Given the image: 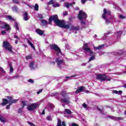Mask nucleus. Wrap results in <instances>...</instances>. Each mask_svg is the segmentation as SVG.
Instances as JSON below:
<instances>
[{
    "label": "nucleus",
    "instance_id": "obj_1",
    "mask_svg": "<svg viewBox=\"0 0 126 126\" xmlns=\"http://www.w3.org/2000/svg\"><path fill=\"white\" fill-rule=\"evenodd\" d=\"M52 21H54L59 27H61V28H64V29H69V24H66V22L63 20L61 21L59 20L58 15L50 16L49 19V22H52Z\"/></svg>",
    "mask_w": 126,
    "mask_h": 126
},
{
    "label": "nucleus",
    "instance_id": "obj_2",
    "mask_svg": "<svg viewBox=\"0 0 126 126\" xmlns=\"http://www.w3.org/2000/svg\"><path fill=\"white\" fill-rule=\"evenodd\" d=\"M54 96L57 100H59V101H60L61 103H64L62 104V106L63 107H64L65 105H68V104H70V98L69 97H66L64 98H62L60 97V96H61V94H59V93H56L54 94Z\"/></svg>",
    "mask_w": 126,
    "mask_h": 126
},
{
    "label": "nucleus",
    "instance_id": "obj_3",
    "mask_svg": "<svg viewBox=\"0 0 126 126\" xmlns=\"http://www.w3.org/2000/svg\"><path fill=\"white\" fill-rule=\"evenodd\" d=\"M78 18L81 21V25H86V18H87V14L82 10L79 12Z\"/></svg>",
    "mask_w": 126,
    "mask_h": 126
},
{
    "label": "nucleus",
    "instance_id": "obj_4",
    "mask_svg": "<svg viewBox=\"0 0 126 126\" xmlns=\"http://www.w3.org/2000/svg\"><path fill=\"white\" fill-rule=\"evenodd\" d=\"M51 50H53L55 52V55L58 57L60 56H63V53H62V50L59 48V46L57 44H51L49 46Z\"/></svg>",
    "mask_w": 126,
    "mask_h": 126
},
{
    "label": "nucleus",
    "instance_id": "obj_5",
    "mask_svg": "<svg viewBox=\"0 0 126 126\" xmlns=\"http://www.w3.org/2000/svg\"><path fill=\"white\" fill-rule=\"evenodd\" d=\"M59 57H57L56 59V63L57 64V66L60 69L62 68H63L65 66V63L64 62V60L63 58H62L60 56Z\"/></svg>",
    "mask_w": 126,
    "mask_h": 126
},
{
    "label": "nucleus",
    "instance_id": "obj_6",
    "mask_svg": "<svg viewBox=\"0 0 126 126\" xmlns=\"http://www.w3.org/2000/svg\"><path fill=\"white\" fill-rule=\"evenodd\" d=\"M44 100H41L40 101L35 102L34 103H32L30 105H28L27 106L28 111H30V112H32V111H35L40 105H41V103H43Z\"/></svg>",
    "mask_w": 126,
    "mask_h": 126
},
{
    "label": "nucleus",
    "instance_id": "obj_7",
    "mask_svg": "<svg viewBox=\"0 0 126 126\" xmlns=\"http://www.w3.org/2000/svg\"><path fill=\"white\" fill-rule=\"evenodd\" d=\"M0 24L1 25L0 28L1 29H4V31H2L1 32V33L2 35H4V34H6V32L7 31H9L10 30V27H9V25H7V24L2 22V21H0Z\"/></svg>",
    "mask_w": 126,
    "mask_h": 126
},
{
    "label": "nucleus",
    "instance_id": "obj_8",
    "mask_svg": "<svg viewBox=\"0 0 126 126\" xmlns=\"http://www.w3.org/2000/svg\"><path fill=\"white\" fill-rule=\"evenodd\" d=\"M83 50L85 54L86 55H88L89 56H90L92 55V54L94 53V52H93V51L91 50V49L88 47V43H86L84 44V46L83 47Z\"/></svg>",
    "mask_w": 126,
    "mask_h": 126
},
{
    "label": "nucleus",
    "instance_id": "obj_9",
    "mask_svg": "<svg viewBox=\"0 0 126 126\" xmlns=\"http://www.w3.org/2000/svg\"><path fill=\"white\" fill-rule=\"evenodd\" d=\"M96 79L97 80H99L101 82H103V81H111V78L107 77L106 75L104 74H98L96 75Z\"/></svg>",
    "mask_w": 126,
    "mask_h": 126
},
{
    "label": "nucleus",
    "instance_id": "obj_10",
    "mask_svg": "<svg viewBox=\"0 0 126 126\" xmlns=\"http://www.w3.org/2000/svg\"><path fill=\"white\" fill-rule=\"evenodd\" d=\"M3 47L6 50H8V52H10V53H11L12 54H13V51H12V46H11V45L9 44V42L7 41H4L3 42Z\"/></svg>",
    "mask_w": 126,
    "mask_h": 126
},
{
    "label": "nucleus",
    "instance_id": "obj_11",
    "mask_svg": "<svg viewBox=\"0 0 126 126\" xmlns=\"http://www.w3.org/2000/svg\"><path fill=\"white\" fill-rule=\"evenodd\" d=\"M111 14V11H107V9L106 8H104L103 9V14L102 15V18L103 19H105V23L106 24H109L110 23V21L109 20L106 19L107 17H108V15H110Z\"/></svg>",
    "mask_w": 126,
    "mask_h": 126
},
{
    "label": "nucleus",
    "instance_id": "obj_12",
    "mask_svg": "<svg viewBox=\"0 0 126 126\" xmlns=\"http://www.w3.org/2000/svg\"><path fill=\"white\" fill-rule=\"evenodd\" d=\"M30 67L31 70H34L37 68V64H36L35 62L32 61L30 63Z\"/></svg>",
    "mask_w": 126,
    "mask_h": 126
},
{
    "label": "nucleus",
    "instance_id": "obj_13",
    "mask_svg": "<svg viewBox=\"0 0 126 126\" xmlns=\"http://www.w3.org/2000/svg\"><path fill=\"white\" fill-rule=\"evenodd\" d=\"M80 30V27L79 26H75V27H72L71 28V30L73 31V33L75 34H76L77 33V32L79 31V30Z\"/></svg>",
    "mask_w": 126,
    "mask_h": 126
},
{
    "label": "nucleus",
    "instance_id": "obj_14",
    "mask_svg": "<svg viewBox=\"0 0 126 126\" xmlns=\"http://www.w3.org/2000/svg\"><path fill=\"white\" fill-rule=\"evenodd\" d=\"M7 98L9 100V103L10 104H15V103H16L17 101H18V99H13L12 100V98L10 96H7Z\"/></svg>",
    "mask_w": 126,
    "mask_h": 126
},
{
    "label": "nucleus",
    "instance_id": "obj_15",
    "mask_svg": "<svg viewBox=\"0 0 126 126\" xmlns=\"http://www.w3.org/2000/svg\"><path fill=\"white\" fill-rule=\"evenodd\" d=\"M76 76H79V74H76L69 77L67 76L66 77L65 79H64V81H67V80H70V79H72V78L75 77Z\"/></svg>",
    "mask_w": 126,
    "mask_h": 126
},
{
    "label": "nucleus",
    "instance_id": "obj_16",
    "mask_svg": "<svg viewBox=\"0 0 126 126\" xmlns=\"http://www.w3.org/2000/svg\"><path fill=\"white\" fill-rule=\"evenodd\" d=\"M109 16H110V19H111V21H112V22H121L120 21L117 20V19H116L114 15H110Z\"/></svg>",
    "mask_w": 126,
    "mask_h": 126
},
{
    "label": "nucleus",
    "instance_id": "obj_17",
    "mask_svg": "<svg viewBox=\"0 0 126 126\" xmlns=\"http://www.w3.org/2000/svg\"><path fill=\"white\" fill-rule=\"evenodd\" d=\"M84 89V87L83 86L80 87L76 91H75V94H78L79 93H80V92H82Z\"/></svg>",
    "mask_w": 126,
    "mask_h": 126
},
{
    "label": "nucleus",
    "instance_id": "obj_18",
    "mask_svg": "<svg viewBox=\"0 0 126 126\" xmlns=\"http://www.w3.org/2000/svg\"><path fill=\"white\" fill-rule=\"evenodd\" d=\"M90 57H91L89 58L88 63H90V62H92V61H94V60H95V53H94L93 54H92L91 55H89Z\"/></svg>",
    "mask_w": 126,
    "mask_h": 126
},
{
    "label": "nucleus",
    "instance_id": "obj_19",
    "mask_svg": "<svg viewBox=\"0 0 126 126\" xmlns=\"http://www.w3.org/2000/svg\"><path fill=\"white\" fill-rule=\"evenodd\" d=\"M32 40V38H30L28 40V44H29V45H30V46L31 47V48H32V49H33L35 51V46H34V45H33V43H32L31 42V41H30Z\"/></svg>",
    "mask_w": 126,
    "mask_h": 126
},
{
    "label": "nucleus",
    "instance_id": "obj_20",
    "mask_svg": "<svg viewBox=\"0 0 126 126\" xmlns=\"http://www.w3.org/2000/svg\"><path fill=\"white\" fill-rule=\"evenodd\" d=\"M23 17L25 21H27V20H29V18L28 17V13L27 12L24 13Z\"/></svg>",
    "mask_w": 126,
    "mask_h": 126
},
{
    "label": "nucleus",
    "instance_id": "obj_21",
    "mask_svg": "<svg viewBox=\"0 0 126 126\" xmlns=\"http://www.w3.org/2000/svg\"><path fill=\"white\" fill-rule=\"evenodd\" d=\"M3 102L0 104V105H2V106H5V105H7L8 103H9V100H8L7 99L5 98L2 99Z\"/></svg>",
    "mask_w": 126,
    "mask_h": 126
},
{
    "label": "nucleus",
    "instance_id": "obj_22",
    "mask_svg": "<svg viewBox=\"0 0 126 126\" xmlns=\"http://www.w3.org/2000/svg\"><path fill=\"white\" fill-rule=\"evenodd\" d=\"M123 33V32L122 31H120L116 33H115V35L117 37V39H119L121 36H122V34Z\"/></svg>",
    "mask_w": 126,
    "mask_h": 126
},
{
    "label": "nucleus",
    "instance_id": "obj_23",
    "mask_svg": "<svg viewBox=\"0 0 126 126\" xmlns=\"http://www.w3.org/2000/svg\"><path fill=\"white\" fill-rule=\"evenodd\" d=\"M36 32L37 34H38V35H40V36H42V35L44 34V31L40 29H36Z\"/></svg>",
    "mask_w": 126,
    "mask_h": 126
},
{
    "label": "nucleus",
    "instance_id": "obj_24",
    "mask_svg": "<svg viewBox=\"0 0 126 126\" xmlns=\"http://www.w3.org/2000/svg\"><path fill=\"white\" fill-rule=\"evenodd\" d=\"M112 93L113 94H118V95H120V94H123V91H118L117 90H112Z\"/></svg>",
    "mask_w": 126,
    "mask_h": 126
},
{
    "label": "nucleus",
    "instance_id": "obj_25",
    "mask_svg": "<svg viewBox=\"0 0 126 126\" xmlns=\"http://www.w3.org/2000/svg\"><path fill=\"white\" fill-rule=\"evenodd\" d=\"M110 34H111V32H109L107 33H105L104 34V36L101 38V40H106V39H107V35H110Z\"/></svg>",
    "mask_w": 126,
    "mask_h": 126
},
{
    "label": "nucleus",
    "instance_id": "obj_26",
    "mask_svg": "<svg viewBox=\"0 0 126 126\" xmlns=\"http://www.w3.org/2000/svg\"><path fill=\"white\" fill-rule=\"evenodd\" d=\"M102 48H104V45L102 44V45H99L98 46H94V50H100V49H102Z\"/></svg>",
    "mask_w": 126,
    "mask_h": 126
},
{
    "label": "nucleus",
    "instance_id": "obj_27",
    "mask_svg": "<svg viewBox=\"0 0 126 126\" xmlns=\"http://www.w3.org/2000/svg\"><path fill=\"white\" fill-rule=\"evenodd\" d=\"M41 22L43 26H45V25H47L48 24V22L44 19H42Z\"/></svg>",
    "mask_w": 126,
    "mask_h": 126
},
{
    "label": "nucleus",
    "instance_id": "obj_28",
    "mask_svg": "<svg viewBox=\"0 0 126 126\" xmlns=\"http://www.w3.org/2000/svg\"><path fill=\"white\" fill-rule=\"evenodd\" d=\"M123 120H124V118L123 117H115L114 121H116L117 122H119V121H123Z\"/></svg>",
    "mask_w": 126,
    "mask_h": 126
},
{
    "label": "nucleus",
    "instance_id": "obj_29",
    "mask_svg": "<svg viewBox=\"0 0 126 126\" xmlns=\"http://www.w3.org/2000/svg\"><path fill=\"white\" fill-rule=\"evenodd\" d=\"M60 94L59 98H61V96H63V97H64V95H65L66 93L64 91H62L61 93H59Z\"/></svg>",
    "mask_w": 126,
    "mask_h": 126
},
{
    "label": "nucleus",
    "instance_id": "obj_30",
    "mask_svg": "<svg viewBox=\"0 0 126 126\" xmlns=\"http://www.w3.org/2000/svg\"><path fill=\"white\" fill-rule=\"evenodd\" d=\"M64 112L66 114H68V115H71L72 114V112L69 109H65Z\"/></svg>",
    "mask_w": 126,
    "mask_h": 126
},
{
    "label": "nucleus",
    "instance_id": "obj_31",
    "mask_svg": "<svg viewBox=\"0 0 126 126\" xmlns=\"http://www.w3.org/2000/svg\"><path fill=\"white\" fill-rule=\"evenodd\" d=\"M97 110L100 112V114H101L102 115H106V114H107V112H104V110L103 109H101L99 108H97Z\"/></svg>",
    "mask_w": 126,
    "mask_h": 126
},
{
    "label": "nucleus",
    "instance_id": "obj_32",
    "mask_svg": "<svg viewBox=\"0 0 126 126\" xmlns=\"http://www.w3.org/2000/svg\"><path fill=\"white\" fill-rule=\"evenodd\" d=\"M12 10L13 11H15V12H18V7H17L16 6H14L12 7Z\"/></svg>",
    "mask_w": 126,
    "mask_h": 126
},
{
    "label": "nucleus",
    "instance_id": "obj_33",
    "mask_svg": "<svg viewBox=\"0 0 126 126\" xmlns=\"http://www.w3.org/2000/svg\"><path fill=\"white\" fill-rule=\"evenodd\" d=\"M107 118H109V119H110L111 120H113V121H115V117L113 116L112 115H106Z\"/></svg>",
    "mask_w": 126,
    "mask_h": 126
},
{
    "label": "nucleus",
    "instance_id": "obj_34",
    "mask_svg": "<svg viewBox=\"0 0 126 126\" xmlns=\"http://www.w3.org/2000/svg\"><path fill=\"white\" fill-rule=\"evenodd\" d=\"M21 105H22V108L23 109H24V107H25V106H26V102H25V101H22L21 102Z\"/></svg>",
    "mask_w": 126,
    "mask_h": 126
},
{
    "label": "nucleus",
    "instance_id": "obj_35",
    "mask_svg": "<svg viewBox=\"0 0 126 126\" xmlns=\"http://www.w3.org/2000/svg\"><path fill=\"white\" fill-rule=\"evenodd\" d=\"M53 7H59L60 6V4L59 3L56 2L52 4Z\"/></svg>",
    "mask_w": 126,
    "mask_h": 126
},
{
    "label": "nucleus",
    "instance_id": "obj_36",
    "mask_svg": "<svg viewBox=\"0 0 126 126\" xmlns=\"http://www.w3.org/2000/svg\"><path fill=\"white\" fill-rule=\"evenodd\" d=\"M15 28H16V30H18L19 29V27H18V24L17 22H15V25L14 26Z\"/></svg>",
    "mask_w": 126,
    "mask_h": 126
},
{
    "label": "nucleus",
    "instance_id": "obj_37",
    "mask_svg": "<svg viewBox=\"0 0 126 126\" xmlns=\"http://www.w3.org/2000/svg\"><path fill=\"white\" fill-rule=\"evenodd\" d=\"M34 10L38 11L39 10V5L37 4H35L34 6Z\"/></svg>",
    "mask_w": 126,
    "mask_h": 126
},
{
    "label": "nucleus",
    "instance_id": "obj_38",
    "mask_svg": "<svg viewBox=\"0 0 126 126\" xmlns=\"http://www.w3.org/2000/svg\"><path fill=\"white\" fill-rule=\"evenodd\" d=\"M55 1L54 0H51L49 2L47 3L48 5H50V4H54Z\"/></svg>",
    "mask_w": 126,
    "mask_h": 126
},
{
    "label": "nucleus",
    "instance_id": "obj_39",
    "mask_svg": "<svg viewBox=\"0 0 126 126\" xmlns=\"http://www.w3.org/2000/svg\"><path fill=\"white\" fill-rule=\"evenodd\" d=\"M118 56H122V55H124V54H125L126 52L122 51H120V52H118Z\"/></svg>",
    "mask_w": 126,
    "mask_h": 126
},
{
    "label": "nucleus",
    "instance_id": "obj_40",
    "mask_svg": "<svg viewBox=\"0 0 126 126\" xmlns=\"http://www.w3.org/2000/svg\"><path fill=\"white\" fill-rule=\"evenodd\" d=\"M46 120H47V121H52L53 119L52 116H48L47 117Z\"/></svg>",
    "mask_w": 126,
    "mask_h": 126
},
{
    "label": "nucleus",
    "instance_id": "obj_41",
    "mask_svg": "<svg viewBox=\"0 0 126 126\" xmlns=\"http://www.w3.org/2000/svg\"><path fill=\"white\" fill-rule=\"evenodd\" d=\"M119 18H121V19H125L126 16L123 15L122 14H120L119 16Z\"/></svg>",
    "mask_w": 126,
    "mask_h": 126
},
{
    "label": "nucleus",
    "instance_id": "obj_42",
    "mask_svg": "<svg viewBox=\"0 0 126 126\" xmlns=\"http://www.w3.org/2000/svg\"><path fill=\"white\" fill-rule=\"evenodd\" d=\"M48 106L51 108L52 109H54V108H55V105H54V104L52 103H49Z\"/></svg>",
    "mask_w": 126,
    "mask_h": 126
},
{
    "label": "nucleus",
    "instance_id": "obj_43",
    "mask_svg": "<svg viewBox=\"0 0 126 126\" xmlns=\"http://www.w3.org/2000/svg\"><path fill=\"white\" fill-rule=\"evenodd\" d=\"M23 111V108L22 107V108L19 109V110L18 111V113L19 114H21V113H22Z\"/></svg>",
    "mask_w": 126,
    "mask_h": 126
},
{
    "label": "nucleus",
    "instance_id": "obj_44",
    "mask_svg": "<svg viewBox=\"0 0 126 126\" xmlns=\"http://www.w3.org/2000/svg\"><path fill=\"white\" fill-rule=\"evenodd\" d=\"M6 18H7V19H9V20H14L11 16H6Z\"/></svg>",
    "mask_w": 126,
    "mask_h": 126
},
{
    "label": "nucleus",
    "instance_id": "obj_45",
    "mask_svg": "<svg viewBox=\"0 0 126 126\" xmlns=\"http://www.w3.org/2000/svg\"><path fill=\"white\" fill-rule=\"evenodd\" d=\"M64 6L67 8H69V3L68 2H65V3H64Z\"/></svg>",
    "mask_w": 126,
    "mask_h": 126
},
{
    "label": "nucleus",
    "instance_id": "obj_46",
    "mask_svg": "<svg viewBox=\"0 0 126 126\" xmlns=\"http://www.w3.org/2000/svg\"><path fill=\"white\" fill-rule=\"evenodd\" d=\"M5 78H6V79H8L9 80L13 79V78L10 77V76H6Z\"/></svg>",
    "mask_w": 126,
    "mask_h": 126
},
{
    "label": "nucleus",
    "instance_id": "obj_47",
    "mask_svg": "<svg viewBox=\"0 0 126 126\" xmlns=\"http://www.w3.org/2000/svg\"><path fill=\"white\" fill-rule=\"evenodd\" d=\"M26 60H31V59H32V57H31L30 55H28L26 57Z\"/></svg>",
    "mask_w": 126,
    "mask_h": 126
},
{
    "label": "nucleus",
    "instance_id": "obj_48",
    "mask_svg": "<svg viewBox=\"0 0 126 126\" xmlns=\"http://www.w3.org/2000/svg\"><path fill=\"white\" fill-rule=\"evenodd\" d=\"M0 71H1L2 73H5V71L4 70L2 67H0Z\"/></svg>",
    "mask_w": 126,
    "mask_h": 126
},
{
    "label": "nucleus",
    "instance_id": "obj_49",
    "mask_svg": "<svg viewBox=\"0 0 126 126\" xmlns=\"http://www.w3.org/2000/svg\"><path fill=\"white\" fill-rule=\"evenodd\" d=\"M12 1L16 4H18V3H19V1H18V0H12Z\"/></svg>",
    "mask_w": 126,
    "mask_h": 126
},
{
    "label": "nucleus",
    "instance_id": "obj_50",
    "mask_svg": "<svg viewBox=\"0 0 126 126\" xmlns=\"http://www.w3.org/2000/svg\"><path fill=\"white\" fill-rule=\"evenodd\" d=\"M10 73H12V72H13V67H12L11 65L10 66Z\"/></svg>",
    "mask_w": 126,
    "mask_h": 126
},
{
    "label": "nucleus",
    "instance_id": "obj_51",
    "mask_svg": "<svg viewBox=\"0 0 126 126\" xmlns=\"http://www.w3.org/2000/svg\"><path fill=\"white\" fill-rule=\"evenodd\" d=\"M28 82H29L30 83H34V80L32 79H30L28 80Z\"/></svg>",
    "mask_w": 126,
    "mask_h": 126
},
{
    "label": "nucleus",
    "instance_id": "obj_52",
    "mask_svg": "<svg viewBox=\"0 0 126 126\" xmlns=\"http://www.w3.org/2000/svg\"><path fill=\"white\" fill-rule=\"evenodd\" d=\"M10 106H11V103H9V104L6 106V108L7 109H9L10 108Z\"/></svg>",
    "mask_w": 126,
    "mask_h": 126
},
{
    "label": "nucleus",
    "instance_id": "obj_53",
    "mask_svg": "<svg viewBox=\"0 0 126 126\" xmlns=\"http://www.w3.org/2000/svg\"><path fill=\"white\" fill-rule=\"evenodd\" d=\"M38 18H40V19H43V15H42L41 14H39Z\"/></svg>",
    "mask_w": 126,
    "mask_h": 126
},
{
    "label": "nucleus",
    "instance_id": "obj_54",
    "mask_svg": "<svg viewBox=\"0 0 126 126\" xmlns=\"http://www.w3.org/2000/svg\"><path fill=\"white\" fill-rule=\"evenodd\" d=\"M88 0H81L82 4H84Z\"/></svg>",
    "mask_w": 126,
    "mask_h": 126
},
{
    "label": "nucleus",
    "instance_id": "obj_55",
    "mask_svg": "<svg viewBox=\"0 0 126 126\" xmlns=\"http://www.w3.org/2000/svg\"><path fill=\"white\" fill-rule=\"evenodd\" d=\"M83 107H84V108H85V109H87V104L85 103H83Z\"/></svg>",
    "mask_w": 126,
    "mask_h": 126
},
{
    "label": "nucleus",
    "instance_id": "obj_56",
    "mask_svg": "<svg viewBox=\"0 0 126 126\" xmlns=\"http://www.w3.org/2000/svg\"><path fill=\"white\" fill-rule=\"evenodd\" d=\"M73 4H75V2H73L72 3H70L69 4V6L70 5V6H72V5H73Z\"/></svg>",
    "mask_w": 126,
    "mask_h": 126
},
{
    "label": "nucleus",
    "instance_id": "obj_57",
    "mask_svg": "<svg viewBox=\"0 0 126 126\" xmlns=\"http://www.w3.org/2000/svg\"><path fill=\"white\" fill-rule=\"evenodd\" d=\"M63 15H64V16H66L67 15V11H64L63 12Z\"/></svg>",
    "mask_w": 126,
    "mask_h": 126
},
{
    "label": "nucleus",
    "instance_id": "obj_58",
    "mask_svg": "<svg viewBox=\"0 0 126 126\" xmlns=\"http://www.w3.org/2000/svg\"><path fill=\"white\" fill-rule=\"evenodd\" d=\"M42 91H43V90L40 89L38 92H37V94H39V93H42Z\"/></svg>",
    "mask_w": 126,
    "mask_h": 126
},
{
    "label": "nucleus",
    "instance_id": "obj_59",
    "mask_svg": "<svg viewBox=\"0 0 126 126\" xmlns=\"http://www.w3.org/2000/svg\"><path fill=\"white\" fill-rule=\"evenodd\" d=\"M18 77H19V75H15L14 77H13V78H18Z\"/></svg>",
    "mask_w": 126,
    "mask_h": 126
},
{
    "label": "nucleus",
    "instance_id": "obj_60",
    "mask_svg": "<svg viewBox=\"0 0 126 126\" xmlns=\"http://www.w3.org/2000/svg\"><path fill=\"white\" fill-rule=\"evenodd\" d=\"M87 63H83L81 64L82 66H85Z\"/></svg>",
    "mask_w": 126,
    "mask_h": 126
},
{
    "label": "nucleus",
    "instance_id": "obj_61",
    "mask_svg": "<svg viewBox=\"0 0 126 126\" xmlns=\"http://www.w3.org/2000/svg\"><path fill=\"white\" fill-rule=\"evenodd\" d=\"M62 126H65V122H64V121H63V122H62Z\"/></svg>",
    "mask_w": 126,
    "mask_h": 126
},
{
    "label": "nucleus",
    "instance_id": "obj_62",
    "mask_svg": "<svg viewBox=\"0 0 126 126\" xmlns=\"http://www.w3.org/2000/svg\"><path fill=\"white\" fill-rule=\"evenodd\" d=\"M71 126H77V124L75 123H73L72 124Z\"/></svg>",
    "mask_w": 126,
    "mask_h": 126
},
{
    "label": "nucleus",
    "instance_id": "obj_63",
    "mask_svg": "<svg viewBox=\"0 0 126 126\" xmlns=\"http://www.w3.org/2000/svg\"><path fill=\"white\" fill-rule=\"evenodd\" d=\"M110 109H111V112H115V110L114 109V108L111 107Z\"/></svg>",
    "mask_w": 126,
    "mask_h": 126
},
{
    "label": "nucleus",
    "instance_id": "obj_64",
    "mask_svg": "<svg viewBox=\"0 0 126 126\" xmlns=\"http://www.w3.org/2000/svg\"><path fill=\"white\" fill-rule=\"evenodd\" d=\"M55 62H50V64H55Z\"/></svg>",
    "mask_w": 126,
    "mask_h": 126
}]
</instances>
